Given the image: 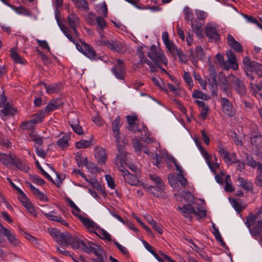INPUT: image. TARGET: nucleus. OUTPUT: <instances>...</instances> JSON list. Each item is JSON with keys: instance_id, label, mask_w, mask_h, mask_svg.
Masks as SVG:
<instances>
[{"instance_id": "1", "label": "nucleus", "mask_w": 262, "mask_h": 262, "mask_svg": "<svg viewBox=\"0 0 262 262\" xmlns=\"http://www.w3.org/2000/svg\"><path fill=\"white\" fill-rule=\"evenodd\" d=\"M96 245V244L90 242L85 238H81L72 235L69 244V246H71L72 248L75 249L81 248L83 251L86 253H91L93 248Z\"/></svg>"}, {"instance_id": "2", "label": "nucleus", "mask_w": 262, "mask_h": 262, "mask_svg": "<svg viewBox=\"0 0 262 262\" xmlns=\"http://www.w3.org/2000/svg\"><path fill=\"white\" fill-rule=\"evenodd\" d=\"M147 56L154 62L156 66L163 63L167 64V59L162 50L153 45L150 47V51L147 53Z\"/></svg>"}, {"instance_id": "3", "label": "nucleus", "mask_w": 262, "mask_h": 262, "mask_svg": "<svg viewBox=\"0 0 262 262\" xmlns=\"http://www.w3.org/2000/svg\"><path fill=\"white\" fill-rule=\"evenodd\" d=\"M101 43L102 45L107 47L109 49L114 52L120 54L125 53L126 51V46L125 43L122 41L116 39L101 40Z\"/></svg>"}, {"instance_id": "4", "label": "nucleus", "mask_w": 262, "mask_h": 262, "mask_svg": "<svg viewBox=\"0 0 262 262\" xmlns=\"http://www.w3.org/2000/svg\"><path fill=\"white\" fill-rule=\"evenodd\" d=\"M50 234L58 243L64 246H69L72 235L68 232L61 233L55 228L48 229Z\"/></svg>"}, {"instance_id": "5", "label": "nucleus", "mask_w": 262, "mask_h": 262, "mask_svg": "<svg viewBox=\"0 0 262 262\" xmlns=\"http://www.w3.org/2000/svg\"><path fill=\"white\" fill-rule=\"evenodd\" d=\"M205 32L210 40L216 41L220 40V35L218 33L217 25L215 24H207L205 27Z\"/></svg>"}, {"instance_id": "6", "label": "nucleus", "mask_w": 262, "mask_h": 262, "mask_svg": "<svg viewBox=\"0 0 262 262\" xmlns=\"http://www.w3.org/2000/svg\"><path fill=\"white\" fill-rule=\"evenodd\" d=\"M112 72L117 78L121 80L124 79L126 74L124 61L121 59H117L116 64L112 68Z\"/></svg>"}, {"instance_id": "7", "label": "nucleus", "mask_w": 262, "mask_h": 262, "mask_svg": "<svg viewBox=\"0 0 262 262\" xmlns=\"http://www.w3.org/2000/svg\"><path fill=\"white\" fill-rule=\"evenodd\" d=\"M118 169L121 172L125 183L134 186L138 184L139 181L135 175L130 173L128 170L125 169L122 164L119 166Z\"/></svg>"}, {"instance_id": "8", "label": "nucleus", "mask_w": 262, "mask_h": 262, "mask_svg": "<svg viewBox=\"0 0 262 262\" xmlns=\"http://www.w3.org/2000/svg\"><path fill=\"white\" fill-rule=\"evenodd\" d=\"M7 238L9 243L13 247H19L20 244L19 239L17 237L14 232L6 228L2 233Z\"/></svg>"}, {"instance_id": "9", "label": "nucleus", "mask_w": 262, "mask_h": 262, "mask_svg": "<svg viewBox=\"0 0 262 262\" xmlns=\"http://www.w3.org/2000/svg\"><path fill=\"white\" fill-rule=\"evenodd\" d=\"M221 103L223 113L229 117H232L235 114V110L232 103L226 98H221Z\"/></svg>"}, {"instance_id": "10", "label": "nucleus", "mask_w": 262, "mask_h": 262, "mask_svg": "<svg viewBox=\"0 0 262 262\" xmlns=\"http://www.w3.org/2000/svg\"><path fill=\"white\" fill-rule=\"evenodd\" d=\"M121 126V118L120 117H117L113 121L112 125L113 136L115 138L116 142H118L121 140L120 134V128Z\"/></svg>"}, {"instance_id": "11", "label": "nucleus", "mask_w": 262, "mask_h": 262, "mask_svg": "<svg viewBox=\"0 0 262 262\" xmlns=\"http://www.w3.org/2000/svg\"><path fill=\"white\" fill-rule=\"evenodd\" d=\"M80 51L86 57L92 60H95L97 58L95 51L89 44L84 42L80 47Z\"/></svg>"}, {"instance_id": "12", "label": "nucleus", "mask_w": 262, "mask_h": 262, "mask_svg": "<svg viewBox=\"0 0 262 262\" xmlns=\"http://www.w3.org/2000/svg\"><path fill=\"white\" fill-rule=\"evenodd\" d=\"M68 24L73 32L77 34L76 28L79 25V18L76 13H72L68 17Z\"/></svg>"}, {"instance_id": "13", "label": "nucleus", "mask_w": 262, "mask_h": 262, "mask_svg": "<svg viewBox=\"0 0 262 262\" xmlns=\"http://www.w3.org/2000/svg\"><path fill=\"white\" fill-rule=\"evenodd\" d=\"M178 209L181 212L183 216L189 221L192 220L191 214L194 212V208L190 204H185L182 207L179 206Z\"/></svg>"}, {"instance_id": "14", "label": "nucleus", "mask_w": 262, "mask_h": 262, "mask_svg": "<svg viewBox=\"0 0 262 262\" xmlns=\"http://www.w3.org/2000/svg\"><path fill=\"white\" fill-rule=\"evenodd\" d=\"M81 222L83 223L84 227L92 233L95 234L99 228L95 222L88 217L82 218Z\"/></svg>"}, {"instance_id": "15", "label": "nucleus", "mask_w": 262, "mask_h": 262, "mask_svg": "<svg viewBox=\"0 0 262 262\" xmlns=\"http://www.w3.org/2000/svg\"><path fill=\"white\" fill-rule=\"evenodd\" d=\"M227 44L232 48L235 52L240 53L243 52L241 44L237 41L231 35L228 34L227 37Z\"/></svg>"}, {"instance_id": "16", "label": "nucleus", "mask_w": 262, "mask_h": 262, "mask_svg": "<svg viewBox=\"0 0 262 262\" xmlns=\"http://www.w3.org/2000/svg\"><path fill=\"white\" fill-rule=\"evenodd\" d=\"M63 102L61 101L60 99H52L46 106L44 111H42L45 113H50L52 112L58 107L62 106Z\"/></svg>"}, {"instance_id": "17", "label": "nucleus", "mask_w": 262, "mask_h": 262, "mask_svg": "<svg viewBox=\"0 0 262 262\" xmlns=\"http://www.w3.org/2000/svg\"><path fill=\"white\" fill-rule=\"evenodd\" d=\"M226 56L228 58L227 61L229 65H230V68L234 70H237L238 66L236 62V58L234 53H233L231 50H228L226 52Z\"/></svg>"}, {"instance_id": "18", "label": "nucleus", "mask_w": 262, "mask_h": 262, "mask_svg": "<svg viewBox=\"0 0 262 262\" xmlns=\"http://www.w3.org/2000/svg\"><path fill=\"white\" fill-rule=\"evenodd\" d=\"M95 157L98 163H104L107 159L105 150L103 148H96L95 150Z\"/></svg>"}, {"instance_id": "19", "label": "nucleus", "mask_w": 262, "mask_h": 262, "mask_svg": "<svg viewBox=\"0 0 262 262\" xmlns=\"http://www.w3.org/2000/svg\"><path fill=\"white\" fill-rule=\"evenodd\" d=\"M246 163L248 166L255 168L256 167L257 172L262 173V163L257 162L251 156H247L246 157Z\"/></svg>"}, {"instance_id": "20", "label": "nucleus", "mask_w": 262, "mask_h": 262, "mask_svg": "<svg viewBox=\"0 0 262 262\" xmlns=\"http://www.w3.org/2000/svg\"><path fill=\"white\" fill-rule=\"evenodd\" d=\"M142 129H138V132L142 133V135H144L145 137H141L142 141L149 144L154 141V139L150 137V134L148 132L147 127L144 124H142Z\"/></svg>"}, {"instance_id": "21", "label": "nucleus", "mask_w": 262, "mask_h": 262, "mask_svg": "<svg viewBox=\"0 0 262 262\" xmlns=\"http://www.w3.org/2000/svg\"><path fill=\"white\" fill-rule=\"evenodd\" d=\"M12 165H14L19 170L24 172H27L29 170V167L26 163L19 158H17L15 156L12 161Z\"/></svg>"}, {"instance_id": "22", "label": "nucleus", "mask_w": 262, "mask_h": 262, "mask_svg": "<svg viewBox=\"0 0 262 262\" xmlns=\"http://www.w3.org/2000/svg\"><path fill=\"white\" fill-rule=\"evenodd\" d=\"M191 58L192 62H195L199 59H204L205 54L203 48L201 46H197L195 48V55L193 53H191Z\"/></svg>"}, {"instance_id": "23", "label": "nucleus", "mask_w": 262, "mask_h": 262, "mask_svg": "<svg viewBox=\"0 0 262 262\" xmlns=\"http://www.w3.org/2000/svg\"><path fill=\"white\" fill-rule=\"evenodd\" d=\"M126 119L128 122L127 128L134 133L138 132V129L140 128L136 125V121L138 119L137 117L136 116H127Z\"/></svg>"}, {"instance_id": "24", "label": "nucleus", "mask_w": 262, "mask_h": 262, "mask_svg": "<svg viewBox=\"0 0 262 262\" xmlns=\"http://www.w3.org/2000/svg\"><path fill=\"white\" fill-rule=\"evenodd\" d=\"M150 180L155 184L157 188L160 190L165 189V184L161 178L157 174H149Z\"/></svg>"}, {"instance_id": "25", "label": "nucleus", "mask_w": 262, "mask_h": 262, "mask_svg": "<svg viewBox=\"0 0 262 262\" xmlns=\"http://www.w3.org/2000/svg\"><path fill=\"white\" fill-rule=\"evenodd\" d=\"M1 118L5 120V117L8 116H13L16 113V110L9 103H7L5 106L1 111Z\"/></svg>"}, {"instance_id": "26", "label": "nucleus", "mask_w": 262, "mask_h": 262, "mask_svg": "<svg viewBox=\"0 0 262 262\" xmlns=\"http://www.w3.org/2000/svg\"><path fill=\"white\" fill-rule=\"evenodd\" d=\"M243 63L246 69L248 71L253 72L256 66H259V63L251 61L248 57H245L243 58Z\"/></svg>"}, {"instance_id": "27", "label": "nucleus", "mask_w": 262, "mask_h": 262, "mask_svg": "<svg viewBox=\"0 0 262 262\" xmlns=\"http://www.w3.org/2000/svg\"><path fill=\"white\" fill-rule=\"evenodd\" d=\"M91 253H94L97 257V259H93V262H104L103 258V254L104 252L102 249H101L99 246L96 245L94 248H93V251Z\"/></svg>"}, {"instance_id": "28", "label": "nucleus", "mask_w": 262, "mask_h": 262, "mask_svg": "<svg viewBox=\"0 0 262 262\" xmlns=\"http://www.w3.org/2000/svg\"><path fill=\"white\" fill-rule=\"evenodd\" d=\"M251 144L257 150L262 147V136L259 134L253 135L251 138Z\"/></svg>"}, {"instance_id": "29", "label": "nucleus", "mask_w": 262, "mask_h": 262, "mask_svg": "<svg viewBox=\"0 0 262 262\" xmlns=\"http://www.w3.org/2000/svg\"><path fill=\"white\" fill-rule=\"evenodd\" d=\"M144 187L147 191L151 193L154 196L156 197H160L162 195V193L164 192V190H160L156 186H148L144 185Z\"/></svg>"}, {"instance_id": "30", "label": "nucleus", "mask_w": 262, "mask_h": 262, "mask_svg": "<svg viewBox=\"0 0 262 262\" xmlns=\"http://www.w3.org/2000/svg\"><path fill=\"white\" fill-rule=\"evenodd\" d=\"M67 201L69 203V206L73 209L72 213L74 215L79 217L80 221H82V218H84L81 214L80 209L76 206L74 202L70 198L67 199Z\"/></svg>"}, {"instance_id": "31", "label": "nucleus", "mask_w": 262, "mask_h": 262, "mask_svg": "<svg viewBox=\"0 0 262 262\" xmlns=\"http://www.w3.org/2000/svg\"><path fill=\"white\" fill-rule=\"evenodd\" d=\"M191 27L196 35L201 38L203 36V32L202 29V24L196 20H194L191 23Z\"/></svg>"}, {"instance_id": "32", "label": "nucleus", "mask_w": 262, "mask_h": 262, "mask_svg": "<svg viewBox=\"0 0 262 262\" xmlns=\"http://www.w3.org/2000/svg\"><path fill=\"white\" fill-rule=\"evenodd\" d=\"M14 157L15 155H8L0 152V161L7 166L12 165Z\"/></svg>"}, {"instance_id": "33", "label": "nucleus", "mask_w": 262, "mask_h": 262, "mask_svg": "<svg viewBox=\"0 0 262 262\" xmlns=\"http://www.w3.org/2000/svg\"><path fill=\"white\" fill-rule=\"evenodd\" d=\"M133 147L136 152H140L142 150L144 153L149 155V150L146 147H144L140 143L138 139H135L133 141Z\"/></svg>"}, {"instance_id": "34", "label": "nucleus", "mask_w": 262, "mask_h": 262, "mask_svg": "<svg viewBox=\"0 0 262 262\" xmlns=\"http://www.w3.org/2000/svg\"><path fill=\"white\" fill-rule=\"evenodd\" d=\"M249 232L252 236L258 237L262 233V220L257 222L256 226L249 229Z\"/></svg>"}, {"instance_id": "35", "label": "nucleus", "mask_w": 262, "mask_h": 262, "mask_svg": "<svg viewBox=\"0 0 262 262\" xmlns=\"http://www.w3.org/2000/svg\"><path fill=\"white\" fill-rule=\"evenodd\" d=\"M96 21L97 25L98 31L102 38L104 37L102 34V30L106 27V23L101 16H97Z\"/></svg>"}, {"instance_id": "36", "label": "nucleus", "mask_w": 262, "mask_h": 262, "mask_svg": "<svg viewBox=\"0 0 262 262\" xmlns=\"http://www.w3.org/2000/svg\"><path fill=\"white\" fill-rule=\"evenodd\" d=\"M209 73V78L208 79L210 84L212 85V87L213 86L216 85L217 81H216V72L215 71L214 68L212 66H210L208 68Z\"/></svg>"}, {"instance_id": "37", "label": "nucleus", "mask_w": 262, "mask_h": 262, "mask_svg": "<svg viewBox=\"0 0 262 262\" xmlns=\"http://www.w3.org/2000/svg\"><path fill=\"white\" fill-rule=\"evenodd\" d=\"M71 137L69 135H64L62 136V138L59 139L57 141V145L60 148H64L67 147L69 146V144L68 143L69 141L70 140Z\"/></svg>"}, {"instance_id": "38", "label": "nucleus", "mask_w": 262, "mask_h": 262, "mask_svg": "<svg viewBox=\"0 0 262 262\" xmlns=\"http://www.w3.org/2000/svg\"><path fill=\"white\" fill-rule=\"evenodd\" d=\"M238 181L240 186L244 189L250 191L253 189V184L250 181L244 179L243 177H238Z\"/></svg>"}, {"instance_id": "39", "label": "nucleus", "mask_w": 262, "mask_h": 262, "mask_svg": "<svg viewBox=\"0 0 262 262\" xmlns=\"http://www.w3.org/2000/svg\"><path fill=\"white\" fill-rule=\"evenodd\" d=\"M10 56L16 63L24 64L26 62L25 59L21 57L14 49H11Z\"/></svg>"}, {"instance_id": "40", "label": "nucleus", "mask_w": 262, "mask_h": 262, "mask_svg": "<svg viewBox=\"0 0 262 262\" xmlns=\"http://www.w3.org/2000/svg\"><path fill=\"white\" fill-rule=\"evenodd\" d=\"M47 93L51 94L58 93L60 90V87L57 83H53L47 85L46 83H42Z\"/></svg>"}, {"instance_id": "41", "label": "nucleus", "mask_w": 262, "mask_h": 262, "mask_svg": "<svg viewBox=\"0 0 262 262\" xmlns=\"http://www.w3.org/2000/svg\"><path fill=\"white\" fill-rule=\"evenodd\" d=\"M28 136L30 138L29 141H33L36 144L41 145L43 143L42 137L38 135L34 131H31L28 133Z\"/></svg>"}, {"instance_id": "42", "label": "nucleus", "mask_w": 262, "mask_h": 262, "mask_svg": "<svg viewBox=\"0 0 262 262\" xmlns=\"http://www.w3.org/2000/svg\"><path fill=\"white\" fill-rule=\"evenodd\" d=\"M233 83L235 86L236 91L240 94H244L246 91V88L243 81L238 78H235Z\"/></svg>"}, {"instance_id": "43", "label": "nucleus", "mask_w": 262, "mask_h": 262, "mask_svg": "<svg viewBox=\"0 0 262 262\" xmlns=\"http://www.w3.org/2000/svg\"><path fill=\"white\" fill-rule=\"evenodd\" d=\"M95 234L102 239H105L108 242L112 241L111 235L103 229L99 228Z\"/></svg>"}, {"instance_id": "44", "label": "nucleus", "mask_w": 262, "mask_h": 262, "mask_svg": "<svg viewBox=\"0 0 262 262\" xmlns=\"http://www.w3.org/2000/svg\"><path fill=\"white\" fill-rule=\"evenodd\" d=\"M216 59L221 67H223L224 69L227 70L230 67L227 61L224 60V56L221 53H218L215 56Z\"/></svg>"}, {"instance_id": "45", "label": "nucleus", "mask_w": 262, "mask_h": 262, "mask_svg": "<svg viewBox=\"0 0 262 262\" xmlns=\"http://www.w3.org/2000/svg\"><path fill=\"white\" fill-rule=\"evenodd\" d=\"M44 117V113L43 111H41L32 115L30 120L34 125H35L41 122Z\"/></svg>"}, {"instance_id": "46", "label": "nucleus", "mask_w": 262, "mask_h": 262, "mask_svg": "<svg viewBox=\"0 0 262 262\" xmlns=\"http://www.w3.org/2000/svg\"><path fill=\"white\" fill-rule=\"evenodd\" d=\"M219 153L220 154V156H222L225 162L228 163L229 162H231L232 163H235V161H233L232 157H231L230 158L229 157L228 152L223 147H219Z\"/></svg>"}, {"instance_id": "47", "label": "nucleus", "mask_w": 262, "mask_h": 262, "mask_svg": "<svg viewBox=\"0 0 262 262\" xmlns=\"http://www.w3.org/2000/svg\"><path fill=\"white\" fill-rule=\"evenodd\" d=\"M92 143V140H80L76 144L77 148H85L90 147Z\"/></svg>"}, {"instance_id": "48", "label": "nucleus", "mask_w": 262, "mask_h": 262, "mask_svg": "<svg viewBox=\"0 0 262 262\" xmlns=\"http://www.w3.org/2000/svg\"><path fill=\"white\" fill-rule=\"evenodd\" d=\"M121 139L119 142H116L117 143V148L119 154L116 156V162L119 161L121 165L122 164L121 161L122 160L123 157L124 156V147L120 144Z\"/></svg>"}, {"instance_id": "49", "label": "nucleus", "mask_w": 262, "mask_h": 262, "mask_svg": "<svg viewBox=\"0 0 262 262\" xmlns=\"http://www.w3.org/2000/svg\"><path fill=\"white\" fill-rule=\"evenodd\" d=\"M76 7L79 9L86 11L89 9L88 3L86 0H71Z\"/></svg>"}, {"instance_id": "50", "label": "nucleus", "mask_w": 262, "mask_h": 262, "mask_svg": "<svg viewBox=\"0 0 262 262\" xmlns=\"http://www.w3.org/2000/svg\"><path fill=\"white\" fill-rule=\"evenodd\" d=\"M225 185L224 187L225 190L227 192H232L234 190V187L232 185L230 176L227 175L225 180Z\"/></svg>"}, {"instance_id": "51", "label": "nucleus", "mask_w": 262, "mask_h": 262, "mask_svg": "<svg viewBox=\"0 0 262 262\" xmlns=\"http://www.w3.org/2000/svg\"><path fill=\"white\" fill-rule=\"evenodd\" d=\"M192 96L194 98H199L205 100H207L209 98L206 94L202 93L199 90H194Z\"/></svg>"}, {"instance_id": "52", "label": "nucleus", "mask_w": 262, "mask_h": 262, "mask_svg": "<svg viewBox=\"0 0 262 262\" xmlns=\"http://www.w3.org/2000/svg\"><path fill=\"white\" fill-rule=\"evenodd\" d=\"M23 206L27 209L28 212L33 216H37V212L32 203L29 201L26 202Z\"/></svg>"}, {"instance_id": "53", "label": "nucleus", "mask_w": 262, "mask_h": 262, "mask_svg": "<svg viewBox=\"0 0 262 262\" xmlns=\"http://www.w3.org/2000/svg\"><path fill=\"white\" fill-rule=\"evenodd\" d=\"M256 222V216L254 214H251L246 217V222L245 223L247 228L251 229V226L254 225Z\"/></svg>"}, {"instance_id": "54", "label": "nucleus", "mask_w": 262, "mask_h": 262, "mask_svg": "<svg viewBox=\"0 0 262 262\" xmlns=\"http://www.w3.org/2000/svg\"><path fill=\"white\" fill-rule=\"evenodd\" d=\"M20 127L25 130H31L34 128V125L30 120L24 121L20 125Z\"/></svg>"}, {"instance_id": "55", "label": "nucleus", "mask_w": 262, "mask_h": 262, "mask_svg": "<svg viewBox=\"0 0 262 262\" xmlns=\"http://www.w3.org/2000/svg\"><path fill=\"white\" fill-rule=\"evenodd\" d=\"M55 212L51 211L49 213H45V216L51 221L58 222L60 220V215H55Z\"/></svg>"}, {"instance_id": "56", "label": "nucleus", "mask_w": 262, "mask_h": 262, "mask_svg": "<svg viewBox=\"0 0 262 262\" xmlns=\"http://www.w3.org/2000/svg\"><path fill=\"white\" fill-rule=\"evenodd\" d=\"M35 165L41 171L42 174H43V176L45 177V178L46 179L54 183V181H53V179L51 177V176L47 172H46L44 170V169L42 168L40 163H39V162L37 160L35 161Z\"/></svg>"}, {"instance_id": "57", "label": "nucleus", "mask_w": 262, "mask_h": 262, "mask_svg": "<svg viewBox=\"0 0 262 262\" xmlns=\"http://www.w3.org/2000/svg\"><path fill=\"white\" fill-rule=\"evenodd\" d=\"M200 149L201 150L202 153H203V155L206 161V162L209 166V167L210 168V170L211 171H213V167H212V163L211 162V160H210V156L209 155V154L207 152V151L205 150H204L202 147H200Z\"/></svg>"}, {"instance_id": "58", "label": "nucleus", "mask_w": 262, "mask_h": 262, "mask_svg": "<svg viewBox=\"0 0 262 262\" xmlns=\"http://www.w3.org/2000/svg\"><path fill=\"white\" fill-rule=\"evenodd\" d=\"M162 83V85L164 86L165 89H168L169 91L171 92L174 95L179 94V90L177 88L174 86L173 84L167 83L166 85L163 82Z\"/></svg>"}, {"instance_id": "59", "label": "nucleus", "mask_w": 262, "mask_h": 262, "mask_svg": "<svg viewBox=\"0 0 262 262\" xmlns=\"http://www.w3.org/2000/svg\"><path fill=\"white\" fill-rule=\"evenodd\" d=\"M182 195L184 199L188 203L192 202L194 200L193 195L189 191H183Z\"/></svg>"}, {"instance_id": "60", "label": "nucleus", "mask_w": 262, "mask_h": 262, "mask_svg": "<svg viewBox=\"0 0 262 262\" xmlns=\"http://www.w3.org/2000/svg\"><path fill=\"white\" fill-rule=\"evenodd\" d=\"M185 18L188 21H191L193 19V14L192 10L188 7L184 9Z\"/></svg>"}, {"instance_id": "61", "label": "nucleus", "mask_w": 262, "mask_h": 262, "mask_svg": "<svg viewBox=\"0 0 262 262\" xmlns=\"http://www.w3.org/2000/svg\"><path fill=\"white\" fill-rule=\"evenodd\" d=\"M17 192L19 194V199L21 201L22 204H24L26 202L29 201L26 194L24 193L20 188L17 189Z\"/></svg>"}, {"instance_id": "62", "label": "nucleus", "mask_w": 262, "mask_h": 262, "mask_svg": "<svg viewBox=\"0 0 262 262\" xmlns=\"http://www.w3.org/2000/svg\"><path fill=\"white\" fill-rule=\"evenodd\" d=\"M96 15L93 12H90L88 14L86 18L88 23L91 25H94L96 23Z\"/></svg>"}, {"instance_id": "63", "label": "nucleus", "mask_w": 262, "mask_h": 262, "mask_svg": "<svg viewBox=\"0 0 262 262\" xmlns=\"http://www.w3.org/2000/svg\"><path fill=\"white\" fill-rule=\"evenodd\" d=\"M183 78L184 80L187 83L190 89H191L193 86V80L188 72H185L184 73Z\"/></svg>"}, {"instance_id": "64", "label": "nucleus", "mask_w": 262, "mask_h": 262, "mask_svg": "<svg viewBox=\"0 0 262 262\" xmlns=\"http://www.w3.org/2000/svg\"><path fill=\"white\" fill-rule=\"evenodd\" d=\"M114 244L117 246L118 249L121 251V252L124 255H128L129 252L127 248L121 244H120L118 242L114 240L113 241Z\"/></svg>"}]
</instances>
